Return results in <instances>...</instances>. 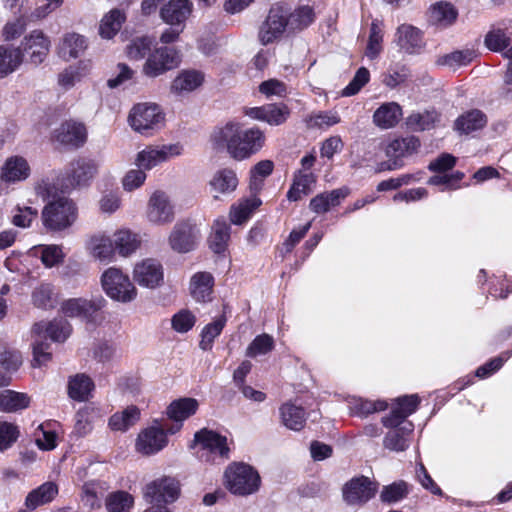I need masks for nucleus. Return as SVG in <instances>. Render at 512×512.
Masks as SVG:
<instances>
[{"instance_id":"obj_35","label":"nucleus","mask_w":512,"mask_h":512,"mask_svg":"<svg viewBox=\"0 0 512 512\" xmlns=\"http://www.w3.org/2000/svg\"><path fill=\"white\" fill-rule=\"evenodd\" d=\"M230 239V225L225 219H217L209 236V246L214 253L220 254L225 251Z\"/></svg>"},{"instance_id":"obj_52","label":"nucleus","mask_w":512,"mask_h":512,"mask_svg":"<svg viewBox=\"0 0 512 512\" xmlns=\"http://www.w3.org/2000/svg\"><path fill=\"white\" fill-rule=\"evenodd\" d=\"M408 493V484L405 481L400 480L384 486L380 493V500L383 503L393 504L405 498Z\"/></svg>"},{"instance_id":"obj_53","label":"nucleus","mask_w":512,"mask_h":512,"mask_svg":"<svg viewBox=\"0 0 512 512\" xmlns=\"http://www.w3.org/2000/svg\"><path fill=\"white\" fill-rule=\"evenodd\" d=\"M439 120V114L435 110H427L422 113H413L407 118V124L415 130H429Z\"/></svg>"},{"instance_id":"obj_55","label":"nucleus","mask_w":512,"mask_h":512,"mask_svg":"<svg viewBox=\"0 0 512 512\" xmlns=\"http://www.w3.org/2000/svg\"><path fill=\"white\" fill-rule=\"evenodd\" d=\"M510 42V37L501 29L492 30L485 36L486 47L494 52H504Z\"/></svg>"},{"instance_id":"obj_2","label":"nucleus","mask_w":512,"mask_h":512,"mask_svg":"<svg viewBox=\"0 0 512 512\" xmlns=\"http://www.w3.org/2000/svg\"><path fill=\"white\" fill-rule=\"evenodd\" d=\"M224 476L229 491L241 496L256 492L261 482L258 472L243 462L230 464Z\"/></svg>"},{"instance_id":"obj_45","label":"nucleus","mask_w":512,"mask_h":512,"mask_svg":"<svg viewBox=\"0 0 512 512\" xmlns=\"http://www.w3.org/2000/svg\"><path fill=\"white\" fill-rule=\"evenodd\" d=\"M203 80L202 73L198 71H184L173 80L172 90L176 92H191L198 88Z\"/></svg>"},{"instance_id":"obj_42","label":"nucleus","mask_w":512,"mask_h":512,"mask_svg":"<svg viewBox=\"0 0 512 512\" xmlns=\"http://www.w3.org/2000/svg\"><path fill=\"white\" fill-rule=\"evenodd\" d=\"M30 398L25 393H19L12 390L0 392V410L4 412H16L28 407Z\"/></svg>"},{"instance_id":"obj_8","label":"nucleus","mask_w":512,"mask_h":512,"mask_svg":"<svg viewBox=\"0 0 512 512\" xmlns=\"http://www.w3.org/2000/svg\"><path fill=\"white\" fill-rule=\"evenodd\" d=\"M288 33L286 8L280 5L273 6L259 31V39L263 45L272 43L283 33Z\"/></svg>"},{"instance_id":"obj_17","label":"nucleus","mask_w":512,"mask_h":512,"mask_svg":"<svg viewBox=\"0 0 512 512\" xmlns=\"http://www.w3.org/2000/svg\"><path fill=\"white\" fill-rule=\"evenodd\" d=\"M397 406L394 407L390 414L382 419V423L387 428L397 427L402 424L405 419L413 414L419 403L418 395H405L396 399Z\"/></svg>"},{"instance_id":"obj_63","label":"nucleus","mask_w":512,"mask_h":512,"mask_svg":"<svg viewBox=\"0 0 512 512\" xmlns=\"http://www.w3.org/2000/svg\"><path fill=\"white\" fill-rule=\"evenodd\" d=\"M22 355L17 350L4 348L0 352V365L3 369L9 372H14L22 365Z\"/></svg>"},{"instance_id":"obj_29","label":"nucleus","mask_w":512,"mask_h":512,"mask_svg":"<svg viewBox=\"0 0 512 512\" xmlns=\"http://www.w3.org/2000/svg\"><path fill=\"white\" fill-rule=\"evenodd\" d=\"M33 331L38 335L44 333L53 341L63 342L69 336L71 327L64 319H54L49 323H36L33 327Z\"/></svg>"},{"instance_id":"obj_57","label":"nucleus","mask_w":512,"mask_h":512,"mask_svg":"<svg viewBox=\"0 0 512 512\" xmlns=\"http://www.w3.org/2000/svg\"><path fill=\"white\" fill-rule=\"evenodd\" d=\"M93 409L89 406L81 408L76 413V422L74 426V433L79 437H84L92 431V416Z\"/></svg>"},{"instance_id":"obj_13","label":"nucleus","mask_w":512,"mask_h":512,"mask_svg":"<svg viewBox=\"0 0 512 512\" xmlns=\"http://www.w3.org/2000/svg\"><path fill=\"white\" fill-rule=\"evenodd\" d=\"M376 492V487L368 477L353 478L343 488V498L349 505H361L369 501Z\"/></svg>"},{"instance_id":"obj_49","label":"nucleus","mask_w":512,"mask_h":512,"mask_svg":"<svg viewBox=\"0 0 512 512\" xmlns=\"http://www.w3.org/2000/svg\"><path fill=\"white\" fill-rule=\"evenodd\" d=\"M125 17L120 10H112L101 21L99 33L103 38H112L121 28Z\"/></svg>"},{"instance_id":"obj_16","label":"nucleus","mask_w":512,"mask_h":512,"mask_svg":"<svg viewBox=\"0 0 512 512\" xmlns=\"http://www.w3.org/2000/svg\"><path fill=\"white\" fill-rule=\"evenodd\" d=\"M148 220L155 224L169 223L174 218L173 207L169 197L162 191H155L148 202Z\"/></svg>"},{"instance_id":"obj_62","label":"nucleus","mask_w":512,"mask_h":512,"mask_svg":"<svg viewBox=\"0 0 512 512\" xmlns=\"http://www.w3.org/2000/svg\"><path fill=\"white\" fill-rule=\"evenodd\" d=\"M369 78V70L365 67L359 68L350 83L343 89L342 95L347 97L357 94L368 83Z\"/></svg>"},{"instance_id":"obj_14","label":"nucleus","mask_w":512,"mask_h":512,"mask_svg":"<svg viewBox=\"0 0 512 512\" xmlns=\"http://www.w3.org/2000/svg\"><path fill=\"white\" fill-rule=\"evenodd\" d=\"M105 303V299L101 297L92 300L73 298L62 303L61 311L67 317H80L92 321L93 315L102 309Z\"/></svg>"},{"instance_id":"obj_40","label":"nucleus","mask_w":512,"mask_h":512,"mask_svg":"<svg viewBox=\"0 0 512 512\" xmlns=\"http://www.w3.org/2000/svg\"><path fill=\"white\" fill-rule=\"evenodd\" d=\"M212 189L227 194L233 192L238 186V178L234 170L223 168L218 170L210 180Z\"/></svg>"},{"instance_id":"obj_22","label":"nucleus","mask_w":512,"mask_h":512,"mask_svg":"<svg viewBox=\"0 0 512 512\" xmlns=\"http://www.w3.org/2000/svg\"><path fill=\"white\" fill-rule=\"evenodd\" d=\"M192 11L189 0H170L160 11L162 20L171 26H182Z\"/></svg>"},{"instance_id":"obj_36","label":"nucleus","mask_w":512,"mask_h":512,"mask_svg":"<svg viewBox=\"0 0 512 512\" xmlns=\"http://www.w3.org/2000/svg\"><path fill=\"white\" fill-rule=\"evenodd\" d=\"M87 44L83 36L76 33L65 35L59 46V55L65 60L77 58L86 49Z\"/></svg>"},{"instance_id":"obj_19","label":"nucleus","mask_w":512,"mask_h":512,"mask_svg":"<svg viewBox=\"0 0 512 512\" xmlns=\"http://www.w3.org/2000/svg\"><path fill=\"white\" fill-rule=\"evenodd\" d=\"M198 401L194 398H180L174 400L167 407V416L176 423L167 429L168 433L174 434L182 427V422L194 415L198 409Z\"/></svg>"},{"instance_id":"obj_4","label":"nucleus","mask_w":512,"mask_h":512,"mask_svg":"<svg viewBox=\"0 0 512 512\" xmlns=\"http://www.w3.org/2000/svg\"><path fill=\"white\" fill-rule=\"evenodd\" d=\"M180 495L179 481L171 476H162L149 482L144 488V498L147 503L155 506H165L173 503Z\"/></svg>"},{"instance_id":"obj_41","label":"nucleus","mask_w":512,"mask_h":512,"mask_svg":"<svg viewBox=\"0 0 512 512\" xmlns=\"http://www.w3.org/2000/svg\"><path fill=\"white\" fill-rule=\"evenodd\" d=\"M140 419V409L136 406H129L121 413L113 414L109 419V427L114 431H126L134 426Z\"/></svg>"},{"instance_id":"obj_38","label":"nucleus","mask_w":512,"mask_h":512,"mask_svg":"<svg viewBox=\"0 0 512 512\" xmlns=\"http://www.w3.org/2000/svg\"><path fill=\"white\" fill-rule=\"evenodd\" d=\"M288 33H294L307 28L314 20V12L309 6H302L294 12L286 8Z\"/></svg>"},{"instance_id":"obj_25","label":"nucleus","mask_w":512,"mask_h":512,"mask_svg":"<svg viewBox=\"0 0 512 512\" xmlns=\"http://www.w3.org/2000/svg\"><path fill=\"white\" fill-rule=\"evenodd\" d=\"M289 111L286 106L268 104L262 107L250 108L247 115L251 118L265 121L270 125H280L287 119Z\"/></svg>"},{"instance_id":"obj_5","label":"nucleus","mask_w":512,"mask_h":512,"mask_svg":"<svg viewBox=\"0 0 512 512\" xmlns=\"http://www.w3.org/2000/svg\"><path fill=\"white\" fill-rule=\"evenodd\" d=\"M179 57L177 52L168 47L157 48L147 57L142 72L149 78L158 77L177 67Z\"/></svg>"},{"instance_id":"obj_24","label":"nucleus","mask_w":512,"mask_h":512,"mask_svg":"<svg viewBox=\"0 0 512 512\" xmlns=\"http://www.w3.org/2000/svg\"><path fill=\"white\" fill-rule=\"evenodd\" d=\"M457 17L458 11L451 3L440 1L431 6L428 22L437 28L443 29L453 25Z\"/></svg>"},{"instance_id":"obj_1","label":"nucleus","mask_w":512,"mask_h":512,"mask_svg":"<svg viewBox=\"0 0 512 512\" xmlns=\"http://www.w3.org/2000/svg\"><path fill=\"white\" fill-rule=\"evenodd\" d=\"M44 227L49 231L69 228L77 218V207L68 197L53 198L44 206L41 214Z\"/></svg>"},{"instance_id":"obj_47","label":"nucleus","mask_w":512,"mask_h":512,"mask_svg":"<svg viewBox=\"0 0 512 512\" xmlns=\"http://www.w3.org/2000/svg\"><path fill=\"white\" fill-rule=\"evenodd\" d=\"M475 56V51L471 49L456 50L440 56L436 63L441 66L457 69L461 66H466L471 63Z\"/></svg>"},{"instance_id":"obj_61","label":"nucleus","mask_w":512,"mask_h":512,"mask_svg":"<svg viewBox=\"0 0 512 512\" xmlns=\"http://www.w3.org/2000/svg\"><path fill=\"white\" fill-rule=\"evenodd\" d=\"M382 31L376 22H372L370 28L369 40L366 48V56L375 59L381 52Z\"/></svg>"},{"instance_id":"obj_7","label":"nucleus","mask_w":512,"mask_h":512,"mask_svg":"<svg viewBox=\"0 0 512 512\" xmlns=\"http://www.w3.org/2000/svg\"><path fill=\"white\" fill-rule=\"evenodd\" d=\"M51 42L41 30H34L24 37L21 46V54H25L30 63L39 65L44 62L50 51Z\"/></svg>"},{"instance_id":"obj_50","label":"nucleus","mask_w":512,"mask_h":512,"mask_svg":"<svg viewBox=\"0 0 512 512\" xmlns=\"http://www.w3.org/2000/svg\"><path fill=\"white\" fill-rule=\"evenodd\" d=\"M153 40L148 36L136 37L126 47V53L131 60H141L152 53Z\"/></svg>"},{"instance_id":"obj_15","label":"nucleus","mask_w":512,"mask_h":512,"mask_svg":"<svg viewBox=\"0 0 512 512\" xmlns=\"http://www.w3.org/2000/svg\"><path fill=\"white\" fill-rule=\"evenodd\" d=\"M181 152L182 147L179 144L163 145L159 148L147 147L137 154L135 164L139 168L149 170L170 157L180 155Z\"/></svg>"},{"instance_id":"obj_30","label":"nucleus","mask_w":512,"mask_h":512,"mask_svg":"<svg viewBox=\"0 0 512 512\" xmlns=\"http://www.w3.org/2000/svg\"><path fill=\"white\" fill-rule=\"evenodd\" d=\"M402 117V110L396 102L382 104L373 114V122L377 127L388 129L395 126Z\"/></svg>"},{"instance_id":"obj_32","label":"nucleus","mask_w":512,"mask_h":512,"mask_svg":"<svg viewBox=\"0 0 512 512\" xmlns=\"http://www.w3.org/2000/svg\"><path fill=\"white\" fill-rule=\"evenodd\" d=\"M58 493V488L53 482H46L28 493L25 505L34 510L37 507L51 502Z\"/></svg>"},{"instance_id":"obj_23","label":"nucleus","mask_w":512,"mask_h":512,"mask_svg":"<svg viewBox=\"0 0 512 512\" xmlns=\"http://www.w3.org/2000/svg\"><path fill=\"white\" fill-rule=\"evenodd\" d=\"M55 137L61 144L77 148L86 141L87 132L82 123L67 121L55 131Z\"/></svg>"},{"instance_id":"obj_34","label":"nucleus","mask_w":512,"mask_h":512,"mask_svg":"<svg viewBox=\"0 0 512 512\" xmlns=\"http://www.w3.org/2000/svg\"><path fill=\"white\" fill-rule=\"evenodd\" d=\"M262 204L260 198L251 196L240 200L237 204L233 205L230 209V220L236 225H241L246 222L252 213Z\"/></svg>"},{"instance_id":"obj_37","label":"nucleus","mask_w":512,"mask_h":512,"mask_svg":"<svg viewBox=\"0 0 512 512\" xmlns=\"http://www.w3.org/2000/svg\"><path fill=\"white\" fill-rule=\"evenodd\" d=\"M280 414L282 423L291 430L300 431L305 425V411L300 406L285 403L280 407Z\"/></svg>"},{"instance_id":"obj_6","label":"nucleus","mask_w":512,"mask_h":512,"mask_svg":"<svg viewBox=\"0 0 512 512\" xmlns=\"http://www.w3.org/2000/svg\"><path fill=\"white\" fill-rule=\"evenodd\" d=\"M162 120L163 114L156 104H137L129 115L131 127L145 135L149 134L150 130L158 126Z\"/></svg>"},{"instance_id":"obj_51","label":"nucleus","mask_w":512,"mask_h":512,"mask_svg":"<svg viewBox=\"0 0 512 512\" xmlns=\"http://www.w3.org/2000/svg\"><path fill=\"white\" fill-rule=\"evenodd\" d=\"M226 324V317L221 316L212 323L207 324L201 332V341L199 347L204 350H210L212 348L213 341L218 337Z\"/></svg>"},{"instance_id":"obj_20","label":"nucleus","mask_w":512,"mask_h":512,"mask_svg":"<svg viewBox=\"0 0 512 512\" xmlns=\"http://www.w3.org/2000/svg\"><path fill=\"white\" fill-rule=\"evenodd\" d=\"M240 132V124L227 122L224 126L215 127L211 133V142L217 150H226L230 157H233V148L236 146Z\"/></svg>"},{"instance_id":"obj_64","label":"nucleus","mask_w":512,"mask_h":512,"mask_svg":"<svg viewBox=\"0 0 512 512\" xmlns=\"http://www.w3.org/2000/svg\"><path fill=\"white\" fill-rule=\"evenodd\" d=\"M49 348L50 344L44 340H36L33 343V367H41L51 360L52 355L49 352Z\"/></svg>"},{"instance_id":"obj_18","label":"nucleus","mask_w":512,"mask_h":512,"mask_svg":"<svg viewBox=\"0 0 512 512\" xmlns=\"http://www.w3.org/2000/svg\"><path fill=\"white\" fill-rule=\"evenodd\" d=\"M134 280L142 286L154 288L163 281V269L160 262L155 259H145L136 264Z\"/></svg>"},{"instance_id":"obj_56","label":"nucleus","mask_w":512,"mask_h":512,"mask_svg":"<svg viewBox=\"0 0 512 512\" xmlns=\"http://www.w3.org/2000/svg\"><path fill=\"white\" fill-rule=\"evenodd\" d=\"M274 168L271 160H262L258 162L250 171V188L251 190L258 191L261 188L262 181L258 178L269 176Z\"/></svg>"},{"instance_id":"obj_33","label":"nucleus","mask_w":512,"mask_h":512,"mask_svg":"<svg viewBox=\"0 0 512 512\" xmlns=\"http://www.w3.org/2000/svg\"><path fill=\"white\" fill-rule=\"evenodd\" d=\"M420 147V141L417 137L410 136L401 139H395L388 144L385 153L388 158L400 159L409 156Z\"/></svg>"},{"instance_id":"obj_28","label":"nucleus","mask_w":512,"mask_h":512,"mask_svg":"<svg viewBox=\"0 0 512 512\" xmlns=\"http://www.w3.org/2000/svg\"><path fill=\"white\" fill-rule=\"evenodd\" d=\"M30 175V167L26 159L13 156L6 160L1 173L2 180L6 182L23 181Z\"/></svg>"},{"instance_id":"obj_9","label":"nucleus","mask_w":512,"mask_h":512,"mask_svg":"<svg viewBox=\"0 0 512 512\" xmlns=\"http://www.w3.org/2000/svg\"><path fill=\"white\" fill-rule=\"evenodd\" d=\"M265 143L264 133L257 127L246 130L240 128L236 146L233 148V159L245 160L256 154Z\"/></svg>"},{"instance_id":"obj_11","label":"nucleus","mask_w":512,"mask_h":512,"mask_svg":"<svg viewBox=\"0 0 512 512\" xmlns=\"http://www.w3.org/2000/svg\"><path fill=\"white\" fill-rule=\"evenodd\" d=\"M199 240V230L189 222L177 223L170 235L169 245L177 253H188L196 248Z\"/></svg>"},{"instance_id":"obj_46","label":"nucleus","mask_w":512,"mask_h":512,"mask_svg":"<svg viewBox=\"0 0 512 512\" xmlns=\"http://www.w3.org/2000/svg\"><path fill=\"white\" fill-rule=\"evenodd\" d=\"M32 303L42 309H52L56 306V294L50 283H41L32 292Z\"/></svg>"},{"instance_id":"obj_3","label":"nucleus","mask_w":512,"mask_h":512,"mask_svg":"<svg viewBox=\"0 0 512 512\" xmlns=\"http://www.w3.org/2000/svg\"><path fill=\"white\" fill-rule=\"evenodd\" d=\"M101 284L106 294L119 302H130L136 297V289L129 277L118 268L107 269L101 277Z\"/></svg>"},{"instance_id":"obj_39","label":"nucleus","mask_w":512,"mask_h":512,"mask_svg":"<svg viewBox=\"0 0 512 512\" xmlns=\"http://www.w3.org/2000/svg\"><path fill=\"white\" fill-rule=\"evenodd\" d=\"M94 388V383L85 374H77L69 380L68 395L75 401H86Z\"/></svg>"},{"instance_id":"obj_58","label":"nucleus","mask_w":512,"mask_h":512,"mask_svg":"<svg viewBox=\"0 0 512 512\" xmlns=\"http://www.w3.org/2000/svg\"><path fill=\"white\" fill-rule=\"evenodd\" d=\"M171 323L176 332L186 333L195 325L196 317L191 311L182 309L172 317Z\"/></svg>"},{"instance_id":"obj_27","label":"nucleus","mask_w":512,"mask_h":512,"mask_svg":"<svg viewBox=\"0 0 512 512\" xmlns=\"http://www.w3.org/2000/svg\"><path fill=\"white\" fill-rule=\"evenodd\" d=\"M395 41L401 50L411 54L422 46V33L412 25L402 24L397 29Z\"/></svg>"},{"instance_id":"obj_60","label":"nucleus","mask_w":512,"mask_h":512,"mask_svg":"<svg viewBox=\"0 0 512 512\" xmlns=\"http://www.w3.org/2000/svg\"><path fill=\"white\" fill-rule=\"evenodd\" d=\"M274 341L268 334L258 335L248 346L246 355L255 357L266 354L273 349Z\"/></svg>"},{"instance_id":"obj_10","label":"nucleus","mask_w":512,"mask_h":512,"mask_svg":"<svg viewBox=\"0 0 512 512\" xmlns=\"http://www.w3.org/2000/svg\"><path fill=\"white\" fill-rule=\"evenodd\" d=\"M167 429L158 420H155L154 425L144 429L138 435L137 451L145 455H151L162 450L168 443Z\"/></svg>"},{"instance_id":"obj_31","label":"nucleus","mask_w":512,"mask_h":512,"mask_svg":"<svg viewBox=\"0 0 512 512\" xmlns=\"http://www.w3.org/2000/svg\"><path fill=\"white\" fill-rule=\"evenodd\" d=\"M486 124V115L481 110L473 109L459 116L454 128L461 134H469L484 128Z\"/></svg>"},{"instance_id":"obj_44","label":"nucleus","mask_w":512,"mask_h":512,"mask_svg":"<svg viewBox=\"0 0 512 512\" xmlns=\"http://www.w3.org/2000/svg\"><path fill=\"white\" fill-rule=\"evenodd\" d=\"M89 247L94 258L109 261L115 251V243L105 235H95L89 241Z\"/></svg>"},{"instance_id":"obj_26","label":"nucleus","mask_w":512,"mask_h":512,"mask_svg":"<svg viewBox=\"0 0 512 512\" xmlns=\"http://www.w3.org/2000/svg\"><path fill=\"white\" fill-rule=\"evenodd\" d=\"M214 277L209 272H197L190 280V294L197 302L211 300Z\"/></svg>"},{"instance_id":"obj_48","label":"nucleus","mask_w":512,"mask_h":512,"mask_svg":"<svg viewBox=\"0 0 512 512\" xmlns=\"http://www.w3.org/2000/svg\"><path fill=\"white\" fill-rule=\"evenodd\" d=\"M114 243L115 250H117L121 256H128L138 249L140 240L137 234L129 230H120L115 234Z\"/></svg>"},{"instance_id":"obj_54","label":"nucleus","mask_w":512,"mask_h":512,"mask_svg":"<svg viewBox=\"0 0 512 512\" xmlns=\"http://www.w3.org/2000/svg\"><path fill=\"white\" fill-rule=\"evenodd\" d=\"M106 508L109 512H125L133 505V497L124 491L111 493L106 498Z\"/></svg>"},{"instance_id":"obj_43","label":"nucleus","mask_w":512,"mask_h":512,"mask_svg":"<svg viewBox=\"0 0 512 512\" xmlns=\"http://www.w3.org/2000/svg\"><path fill=\"white\" fill-rule=\"evenodd\" d=\"M22 62L21 50L18 48L0 46V78H4Z\"/></svg>"},{"instance_id":"obj_21","label":"nucleus","mask_w":512,"mask_h":512,"mask_svg":"<svg viewBox=\"0 0 512 512\" xmlns=\"http://www.w3.org/2000/svg\"><path fill=\"white\" fill-rule=\"evenodd\" d=\"M97 164L90 159L79 158L72 161L66 172L71 186H80L90 181L97 173Z\"/></svg>"},{"instance_id":"obj_59","label":"nucleus","mask_w":512,"mask_h":512,"mask_svg":"<svg viewBox=\"0 0 512 512\" xmlns=\"http://www.w3.org/2000/svg\"><path fill=\"white\" fill-rule=\"evenodd\" d=\"M383 446L391 451L402 452L409 447V439L401 430L393 429L385 435Z\"/></svg>"},{"instance_id":"obj_12","label":"nucleus","mask_w":512,"mask_h":512,"mask_svg":"<svg viewBox=\"0 0 512 512\" xmlns=\"http://www.w3.org/2000/svg\"><path fill=\"white\" fill-rule=\"evenodd\" d=\"M194 443L213 456L219 457L222 460L229 459L230 448L227 443V437L213 430L203 428L197 431L194 434Z\"/></svg>"}]
</instances>
